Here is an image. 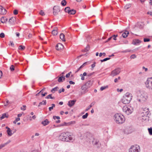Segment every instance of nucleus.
Returning <instances> with one entry per match:
<instances>
[{
  "instance_id": "nucleus-6",
  "label": "nucleus",
  "mask_w": 152,
  "mask_h": 152,
  "mask_svg": "<svg viewBox=\"0 0 152 152\" xmlns=\"http://www.w3.org/2000/svg\"><path fill=\"white\" fill-rule=\"evenodd\" d=\"M140 98H138L137 99V100L140 102L143 103L146 101L147 98V94L143 93L140 95Z\"/></svg>"
},
{
  "instance_id": "nucleus-25",
  "label": "nucleus",
  "mask_w": 152,
  "mask_h": 152,
  "mask_svg": "<svg viewBox=\"0 0 152 152\" xmlns=\"http://www.w3.org/2000/svg\"><path fill=\"white\" fill-rule=\"evenodd\" d=\"M95 103V102H94L91 103V104L88 106V107L86 109L85 111H88V110H89V109L92 106H93V105H94Z\"/></svg>"
},
{
  "instance_id": "nucleus-53",
  "label": "nucleus",
  "mask_w": 152,
  "mask_h": 152,
  "mask_svg": "<svg viewBox=\"0 0 152 152\" xmlns=\"http://www.w3.org/2000/svg\"><path fill=\"white\" fill-rule=\"evenodd\" d=\"M10 142H11L10 140H9L6 143H4V144H4V146H5L7 144H8L9 143H10Z\"/></svg>"
},
{
  "instance_id": "nucleus-8",
  "label": "nucleus",
  "mask_w": 152,
  "mask_h": 152,
  "mask_svg": "<svg viewBox=\"0 0 152 152\" xmlns=\"http://www.w3.org/2000/svg\"><path fill=\"white\" fill-rule=\"evenodd\" d=\"M81 89L83 91L80 92L79 94V96H82L83 94H85L88 91V89L89 88L87 87L85 85H84L81 87Z\"/></svg>"
},
{
  "instance_id": "nucleus-16",
  "label": "nucleus",
  "mask_w": 152,
  "mask_h": 152,
  "mask_svg": "<svg viewBox=\"0 0 152 152\" xmlns=\"http://www.w3.org/2000/svg\"><path fill=\"white\" fill-rule=\"evenodd\" d=\"M58 77V81L59 83L62 82L65 79V76L63 75L60 76V77Z\"/></svg>"
},
{
  "instance_id": "nucleus-62",
  "label": "nucleus",
  "mask_w": 152,
  "mask_h": 152,
  "mask_svg": "<svg viewBox=\"0 0 152 152\" xmlns=\"http://www.w3.org/2000/svg\"><path fill=\"white\" fill-rule=\"evenodd\" d=\"M53 108L52 106L50 107H49V108H48L49 110L50 111H51L53 109Z\"/></svg>"
},
{
  "instance_id": "nucleus-49",
  "label": "nucleus",
  "mask_w": 152,
  "mask_h": 152,
  "mask_svg": "<svg viewBox=\"0 0 152 152\" xmlns=\"http://www.w3.org/2000/svg\"><path fill=\"white\" fill-rule=\"evenodd\" d=\"M94 73H95L94 72H93L91 73H88L87 76L88 77H90V76H91L92 75H93L94 74Z\"/></svg>"
},
{
  "instance_id": "nucleus-39",
  "label": "nucleus",
  "mask_w": 152,
  "mask_h": 152,
  "mask_svg": "<svg viewBox=\"0 0 152 152\" xmlns=\"http://www.w3.org/2000/svg\"><path fill=\"white\" fill-rule=\"evenodd\" d=\"M88 113H86L85 115H84L82 116V118L83 119H86L87 118L88 115Z\"/></svg>"
},
{
  "instance_id": "nucleus-64",
  "label": "nucleus",
  "mask_w": 152,
  "mask_h": 152,
  "mask_svg": "<svg viewBox=\"0 0 152 152\" xmlns=\"http://www.w3.org/2000/svg\"><path fill=\"white\" fill-rule=\"evenodd\" d=\"M82 75H83V76H87V73L86 72H84L83 73V74Z\"/></svg>"
},
{
  "instance_id": "nucleus-44",
  "label": "nucleus",
  "mask_w": 152,
  "mask_h": 152,
  "mask_svg": "<svg viewBox=\"0 0 152 152\" xmlns=\"http://www.w3.org/2000/svg\"><path fill=\"white\" fill-rule=\"evenodd\" d=\"M18 11L17 10H15L13 11V14L15 15H17L18 14Z\"/></svg>"
},
{
  "instance_id": "nucleus-7",
  "label": "nucleus",
  "mask_w": 152,
  "mask_h": 152,
  "mask_svg": "<svg viewBox=\"0 0 152 152\" xmlns=\"http://www.w3.org/2000/svg\"><path fill=\"white\" fill-rule=\"evenodd\" d=\"M121 68H117L112 71L110 75L112 77H114L118 75L121 72Z\"/></svg>"
},
{
  "instance_id": "nucleus-60",
  "label": "nucleus",
  "mask_w": 152,
  "mask_h": 152,
  "mask_svg": "<svg viewBox=\"0 0 152 152\" xmlns=\"http://www.w3.org/2000/svg\"><path fill=\"white\" fill-rule=\"evenodd\" d=\"M117 91L118 92L120 91V92H121L123 91V89H119L118 88L117 89Z\"/></svg>"
},
{
  "instance_id": "nucleus-26",
  "label": "nucleus",
  "mask_w": 152,
  "mask_h": 152,
  "mask_svg": "<svg viewBox=\"0 0 152 152\" xmlns=\"http://www.w3.org/2000/svg\"><path fill=\"white\" fill-rule=\"evenodd\" d=\"M52 94H50L47 96L45 98L46 99H55V97H54L52 96Z\"/></svg>"
},
{
  "instance_id": "nucleus-17",
  "label": "nucleus",
  "mask_w": 152,
  "mask_h": 152,
  "mask_svg": "<svg viewBox=\"0 0 152 152\" xmlns=\"http://www.w3.org/2000/svg\"><path fill=\"white\" fill-rule=\"evenodd\" d=\"M16 20V18L15 17H12L10 19L9 22L10 24L13 25L14 24Z\"/></svg>"
},
{
  "instance_id": "nucleus-48",
  "label": "nucleus",
  "mask_w": 152,
  "mask_h": 152,
  "mask_svg": "<svg viewBox=\"0 0 152 152\" xmlns=\"http://www.w3.org/2000/svg\"><path fill=\"white\" fill-rule=\"evenodd\" d=\"M131 51V50H125L121 52L122 53H126V52H129Z\"/></svg>"
},
{
  "instance_id": "nucleus-21",
  "label": "nucleus",
  "mask_w": 152,
  "mask_h": 152,
  "mask_svg": "<svg viewBox=\"0 0 152 152\" xmlns=\"http://www.w3.org/2000/svg\"><path fill=\"white\" fill-rule=\"evenodd\" d=\"M7 19L5 17H2L0 19L1 21V23H5L7 21Z\"/></svg>"
},
{
  "instance_id": "nucleus-14",
  "label": "nucleus",
  "mask_w": 152,
  "mask_h": 152,
  "mask_svg": "<svg viewBox=\"0 0 152 152\" xmlns=\"http://www.w3.org/2000/svg\"><path fill=\"white\" fill-rule=\"evenodd\" d=\"M6 10L1 6H0V14L1 15H4L6 13Z\"/></svg>"
},
{
  "instance_id": "nucleus-40",
  "label": "nucleus",
  "mask_w": 152,
  "mask_h": 152,
  "mask_svg": "<svg viewBox=\"0 0 152 152\" xmlns=\"http://www.w3.org/2000/svg\"><path fill=\"white\" fill-rule=\"evenodd\" d=\"M148 129L149 134L150 135H152V128L151 127L148 128Z\"/></svg>"
},
{
  "instance_id": "nucleus-58",
  "label": "nucleus",
  "mask_w": 152,
  "mask_h": 152,
  "mask_svg": "<svg viewBox=\"0 0 152 152\" xmlns=\"http://www.w3.org/2000/svg\"><path fill=\"white\" fill-rule=\"evenodd\" d=\"M5 146L3 144H1L0 145V149H1L2 148Z\"/></svg>"
},
{
  "instance_id": "nucleus-30",
  "label": "nucleus",
  "mask_w": 152,
  "mask_h": 152,
  "mask_svg": "<svg viewBox=\"0 0 152 152\" xmlns=\"http://www.w3.org/2000/svg\"><path fill=\"white\" fill-rule=\"evenodd\" d=\"M5 117H8V115H7L6 113H4L2 114V116L0 118V120H2Z\"/></svg>"
},
{
  "instance_id": "nucleus-20",
  "label": "nucleus",
  "mask_w": 152,
  "mask_h": 152,
  "mask_svg": "<svg viewBox=\"0 0 152 152\" xmlns=\"http://www.w3.org/2000/svg\"><path fill=\"white\" fill-rule=\"evenodd\" d=\"M129 34V32L128 31H126L122 33V36L124 38H125L128 36Z\"/></svg>"
},
{
  "instance_id": "nucleus-59",
  "label": "nucleus",
  "mask_w": 152,
  "mask_h": 152,
  "mask_svg": "<svg viewBox=\"0 0 152 152\" xmlns=\"http://www.w3.org/2000/svg\"><path fill=\"white\" fill-rule=\"evenodd\" d=\"M47 94V92H45L44 94L43 93L42 94V97L45 96Z\"/></svg>"
},
{
  "instance_id": "nucleus-63",
  "label": "nucleus",
  "mask_w": 152,
  "mask_h": 152,
  "mask_svg": "<svg viewBox=\"0 0 152 152\" xmlns=\"http://www.w3.org/2000/svg\"><path fill=\"white\" fill-rule=\"evenodd\" d=\"M142 68L143 69H145V72L147 71L148 70V68H145L144 66H143Z\"/></svg>"
},
{
  "instance_id": "nucleus-42",
  "label": "nucleus",
  "mask_w": 152,
  "mask_h": 152,
  "mask_svg": "<svg viewBox=\"0 0 152 152\" xmlns=\"http://www.w3.org/2000/svg\"><path fill=\"white\" fill-rule=\"evenodd\" d=\"M10 69L12 71H14L15 70V66L13 65H12L10 67Z\"/></svg>"
},
{
  "instance_id": "nucleus-2",
  "label": "nucleus",
  "mask_w": 152,
  "mask_h": 152,
  "mask_svg": "<svg viewBox=\"0 0 152 152\" xmlns=\"http://www.w3.org/2000/svg\"><path fill=\"white\" fill-rule=\"evenodd\" d=\"M114 118L118 124H122L124 122L125 120L124 116L120 113L115 114L114 116Z\"/></svg>"
},
{
  "instance_id": "nucleus-54",
  "label": "nucleus",
  "mask_w": 152,
  "mask_h": 152,
  "mask_svg": "<svg viewBox=\"0 0 152 152\" xmlns=\"http://www.w3.org/2000/svg\"><path fill=\"white\" fill-rule=\"evenodd\" d=\"M80 76L81 77V79L82 80H84L85 77H84V76H83L82 74H80Z\"/></svg>"
},
{
  "instance_id": "nucleus-38",
  "label": "nucleus",
  "mask_w": 152,
  "mask_h": 152,
  "mask_svg": "<svg viewBox=\"0 0 152 152\" xmlns=\"http://www.w3.org/2000/svg\"><path fill=\"white\" fill-rule=\"evenodd\" d=\"M110 58H106L103 60H101L100 61L102 62L104 61H106L108 60H110Z\"/></svg>"
},
{
  "instance_id": "nucleus-3",
  "label": "nucleus",
  "mask_w": 152,
  "mask_h": 152,
  "mask_svg": "<svg viewBox=\"0 0 152 152\" xmlns=\"http://www.w3.org/2000/svg\"><path fill=\"white\" fill-rule=\"evenodd\" d=\"M149 115L150 114H149L148 109L146 108H144L141 114V116L142 117L141 119L142 121H148L149 120Z\"/></svg>"
},
{
  "instance_id": "nucleus-29",
  "label": "nucleus",
  "mask_w": 152,
  "mask_h": 152,
  "mask_svg": "<svg viewBox=\"0 0 152 152\" xmlns=\"http://www.w3.org/2000/svg\"><path fill=\"white\" fill-rule=\"evenodd\" d=\"M70 8L69 7H66L64 9L65 12L68 13L69 14L70 13Z\"/></svg>"
},
{
  "instance_id": "nucleus-34",
  "label": "nucleus",
  "mask_w": 152,
  "mask_h": 152,
  "mask_svg": "<svg viewBox=\"0 0 152 152\" xmlns=\"http://www.w3.org/2000/svg\"><path fill=\"white\" fill-rule=\"evenodd\" d=\"M66 2L65 0H63L62 1L61 4L63 6H65L66 5Z\"/></svg>"
},
{
  "instance_id": "nucleus-15",
  "label": "nucleus",
  "mask_w": 152,
  "mask_h": 152,
  "mask_svg": "<svg viewBox=\"0 0 152 152\" xmlns=\"http://www.w3.org/2000/svg\"><path fill=\"white\" fill-rule=\"evenodd\" d=\"M63 45L61 44L60 43L58 44L56 46V49L58 50H59L63 49Z\"/></svg>"
},
{
  "instance_id": "nucleus-55",
  "label": "nucleus",
  "mask_w": 152,
  "mask_h": 152,
  "mask_svg": "<svg viewBox=\"0 0 152 152\" xmlns=\"http://www.w3.org/2000/svg\"><path fill=\"white\" fill-rule=\"evenodd\" d=\"M87 53H86V54H84L81 55H80V56H78L77 57L78 58H79L80 57H81V56H87Z\"/></svg>"
},
{
  "instance_id": "nucleus-10",
  "label": "nucleus",
  "mask_w": 152,
  "mask_h": 152,
  "mask_svg": "<svg viewBox=\"0 0 152 152\" xmlns=\"http://www.w3.org/2000/svg\"><path fill=\"white\" fill-rule=\"evenodd\" d=\"M53 14L55 15H57L60 11V7L58 6H54L53 8Z\"/></svg>"
},
{
  "instance_id": "nucleus-4",
  "label": "nucleus",
  "mask_w": 152,
  "mask_h": 152,
  "mask_svg": "<svg viewBox=\"0 0 152 152\" xmlns=\"http://www.w3.org/2000/svg\"><path fill=\"white\" fill-rule=\"evenodd\" d=\"M132 97V96L131 93L129 92H127L123 96L122 101L125 104H128L131 101Z\"/></svg>"
},
{
  "instance_id": "nucleus-9",
  "label": "nucleus",
  "mask_w": 152,
  "mask_h": 152,
  "mask_svg": "<svg viewBox=\"0 0 152 152\" xmlns=\"http://www.w3.org/2000/svg\"><path fill=\"white\" fill-rule=\"evenodd\" d=\"M123 112H125L127 115L131 114L133 111L132 110H130L126 106H124L123 108Z\"/></svg>"
},
{
  "instance_id": "nucleus-46",
  "label": "nucleus",
  "mask_w": 152,
  "mask_h": 152,
  "mask_svg": "<svg viewBox=\"0 0 152 152\" xmlns=\"http://www.w3.org/2000/svg\"><path fill=\"white\" fill-rule=\"evenodd\" d=\"M5 37V34L3 33H1L0 34V37L1 38H4Z\"/></svg>"
},
{
  "instance_id": "nucleus-45",
  "label": "nucleus",
  "mask_w": 152,
  "mask_h": 152,
  "mask_svg": "<svg viewBox=\"0 0 152 152\" xmlns=\"http://www.w3.org/2000/svg\"><path fill=\"white\" fill-rule=\"evenodd\" d=\"M130 58L131 59H134L136 58V56L135 54H133L130 56Z\"/></svg>"
},
{
  "instance_id": "nucleus-52",
  "label": "nucleus",
  "mask_w": 152,
  "mask_h": 152,
  "mask_svg": "<svg viewBox=\"0 0 152 152\" xmlns=\"http://www.w3.org/2000/svg\"><path fill=\"white\" fill-rule=\"evenodd\" d=\"M95 64H96V62H94V63L91 65V66L92 68V69H93V68H94L95 66Z\"/></svg>"
},
{
  "instance_id": "nucleus-27",
  "label": "nucleus",
  "mask_w": 152,
  "mask_h": 152,
  "mask_svg": "<svg viewBox=\"0 0 152 152\" xmlns=\"http://www.w3.org/2000/svg\"><path fill=\"white\" fill-rule=\"evenodd\" d=\"M89 46L88 45L86 48L82 50V51L83 52H87L89 50Z\"/></svg>"
},
{
  "instance_id": "nucleus-51",
  "label": "nucleus",
  "mask_w": 152,
  "mask_h": 152,
  "mask_svg": "<svg viewBox=\"0 0 152 152\" xmlns=\"http://www.w3.org/2000/svg\"><path fill=\"white\" fill-rule=\"evenodd\" d=\"M118 36V35H113L112 37H113V39L114 40H116V37Z\"/></svg>"
},
{
  "instance_id": "nucleus-50",
  "label": "nucleus",
  "mask_w": 152,
  "mask_h": 152,
  "mask_svg": "<svg viewBox=\"0 0 152 152\" xmlns=\"http://www.w3.org/2000/svg\"><path fill=\"white\" fill-rule=\"evenodd\" d=\"M26 107V105H23V107H21V109L23 110H26L25 108Z\"/></svg>"
},
{
  "instance_id": "nucleus-5",
  "label": "nucleus",
  "mask_w": 152,
  "mask_h": 152,
  "mask_svg": "<svg viewBox=\"0 0 152 152\" xmlns=\"http://www.w3.org/2000/svg\"><path fill=\"white\" fill-rule=\"evenodd\" d=\"M140 147L139 145H136L132 146L129 149V152H140Z\"/></svg>"
},
{
  "instance_id": "nucleus-13",
  "label": "nucleus",
  "mask_w": 152,
  "mask_h": 152,
  "mask_svg": "<svg viewBox=\"0 0 152 152\" xmlns=\"http://www.w3.org/2000/svg\"><path fill=\"white\" fill-rule=\"evenodd\" d=\"M76 101V99L70 100L68 102V105L69 107H71L75 104Z\"/></svg>"
},
{
  "instance_id": "nucleus-23",
  "label": "nucleus",
  "mask_w": 152,
  "mask_h": 152,
  "mask_svg": "<svg viewBox=\"0 0 152 152\" xmlns=\"http://www.w3.org/2000/svg\"><path fill=\"white\" fill-rule=\"evenodd\" d=\"M141 41L138 39H135L133 41V44L135 45H137V44L141 43Z\"/></svg>"
},
{
  "instance_id": "nucleus-28",
  "label": "nucleus",
  "mask_w": 152,
  "mask_h": 152,
  "mask_svg": "<svg viewBox=\"0 0 152 152\" xmlns=\"http://www.w3.org/2000/svg\"><path fill=\"white\" fill-rule=\"evenodd\" d=\"M7 132L9 136H11L13 134L12 133V130L10 129L7 130Z\"/></svg>"
},
{
  "instance_id": "nucleus-1",
  "label": "nucleus",
  "mask_w": 152,
  "mask_h": 152,
  "mask_svg": "<svg viewBox=\"0 0 152 152\" xmlns=\"http://www.w3.org/2000/svg\"><path fill=\"white\" fill-rule=\"evenodd\" d=\"M71 136L70 133L69 132H63L60 134L59 138L62 141L69 142L72 140V138Z\"/></svg>"
},
{
  "instance_id": "nucleus-36",
  "label": "nucleus",
  "mask_w": 152,
  "mask_h": 152,
  "mask_svg": "<svg viewBox=\"0 0 152 152\" xmlns=\"http://www.w3.org/2000/svg\"><path fill=\"white\" fill-rule=\"evenodd\" d=\"M25 48V47L24 46L21 45L19 46V49L21 50H24Z\"/></svg>"
},
{
  "instance_id": "nucleus-19",
  "label": "nucleus",
  "mask_w": 152,
  "mask_h": 152,
  "mask_svg": "<svg viewBox=\"0 0 152 152\" xmlns=\"http://www.w3.org/2000/svg\"><path fill=\"white\" fill-rule=\"evenodd\" d=\"M50 123V121H48V119H45L44 121H43L42 122L41 124H42L44 126H45Z\"/></svg>"
},
{
  "instance_id": "nucleus-33",
  "label": "nucleus",
  "mask_w": 152,
  "mask_h": 152,
  "mask_svg": "<svg viewBox=\"0 0 152 152\" xmlns=\"http://www.w3.org/2000/svg\"><path fill=\"white\" fill-rule=\"evenodd\" d=\"M131 7V4H127L126 5H125L124 7V9L126 10H127L130 7Z\"/></svg>"
},
{
  "instance_id": "nucleus-18",
  "label": "nucleus",
  "mask_w": 152,
  "mask_h": 152,
  "mask_svg": "<svg viewBox=\"0 0 152 152\" xmlns=\"http://www.w3.org/2000/svg\"><path fill=\"white\" fill-rule=\"evenodd\" d=\"M93 83V81L91 80L88 81L84 85L86 86L89 88L92 85Z\"/></svg>"
},
{
  "instance_id": "nucleus-37",
  "label": "nucleus",
  "mask_w": 152,
  "mask_h": 152,
  "mask_svg": "<svg viewBox=\"0 0 152 152\" xmlns=\"http://www.w3.org/2000/svg\"><path fill=\"white\" fill-rule=\"evenodd\" d=\"M75 124V121H72L69 122L68 123V126L72 124Z\"/></svg>"
},
{
  "instance_id": "nucleus-47",
  "label": "nucleus",
  "mask_w": 152,
  "mask_h": 152,
  "mask_svg": "<svg viewBox=\"0 0 152 152\" xmlns=\"http://www.w3.org/2000/svg\"><path fill=\"white\" fill-rule=\"evenodd\" d=\"M39 14L42 15H45V13L44 12V11L42 10H41L39 12Z\"/></svg>"
},
{
  "instance_id": "nucleus-22",
  "label": "nucleus",
  "mask_w": 152,
  "mask_h": 152,
  "mask_svg": "<svg viewBox=\"0 0 152 152\" xmlns=\"http://www.w3.org/2000/svg\"><path fill=\"white\" fill-rule=\"evenodd\" d=\"M58 28H57L56 27L55 28V29L53 30L52 32V33L53 35H57L58 34V32L57 31V30Z\"/></svg>"
},
{
  "instance_id": "nucleus-43",
  "label": "nucleus",
  "mask_w": 152,
  "mask_h": 152,
  "mask_svg": "<svg viewBox=\"0 0 152 152\" xmlns=\"http://www.w3.org/2000/svg\"><path fill=\"white\" fill-rule=\"evenodd\" d=\"M150 39L148 38H144L143 39L144 42H148L150 41Z\"/></svg>"
},
{
  "instance_id": "nucleus-24",
  "label": "nucleus",
  "mask_w": 152,
  "mask_h": 152,
  "mask_svg": "<svg viewBox=\"0 0 152 152\" xmlns=\"http://www.w3.org/2000/svg\"><path fill=\"white\" fill-rule=\"evenodd\" d=\"M60 38L61 40H62L63 42L65 41L66 40L64 38H65V35H64V34H63V33L61 34H60Z\"/></svg>"
},
{
  "instance_id": "nucleus-41",
  "label": "nucleus",
  "mask_w": 152,
  "mask_h": 152,
  "mask_svg": "<svg viewBox=\"0 0 152 152\" xmlns=\"http://www.w3.org/2000/svg\"><path fill=\"white\" fill-rule=\"evenodd\" d=\"M107 87H108L107 86H102L100 88V90L101 91H103L104 89L107 88Z\"/></svg>"
},
{
  "instance_id": "nucleus-61",
  "label": "nucleus",
  "mask_w": 152,
  "mask_h": 152,
  "mask_svg": "<svg viewBox=\"0 0 152 152\" xmlns=\"http://www.w3.org/2000/svg\"><path fill=\"white\" fill-rule=\"evenodd\" d=\"M70 76V75L68 73L66 75L65 77L66 78H68Z\"/></svg>"
},
{
  "instance_id": "nucleus-57",
  "label": "nucleus",
  "mask_w": 152,
  "mask_h": 152,
  "mask_svg": "<svg viewBox=\"0 0 152 152\" xmlns=\"http://www.w3.org/2000/svg\"><path fill=\"white\" fill-rule=\"evenodd\" d=\"M112 38V37H109V38H108V39H107V40L105 42H108V41H109Z\"/></svg>"
},
{
  "instance_id": "nucleus-32",
  "label": "nucleus",
  "mask_w": 152,
  "mask_h": 152,
  "mask_svg": "<svg viewBox=\"0 0 152 152\" xmlns=\"http://www.w3.org/2000/svg\"><path fill=\"white\" fill-rule=\"evenodd\" d=\"M68 126V123L64 122L62 124H61L59 125L58 126Z\"/></svg>"
},
{
  "instance_id": "nucleus-56",
  "label": "nucleus",
  "mask_w": 152,
  "mask_h": 152,
  "mask_svg": "<svg viewBox=\"0 0 152 152\" xmlns=\"http://www.w3.org/2000/svg\"><path fill=\"white\" fill-rule=\"evenodd\" d=\"M69 83L70 84H73L74 85L75 84V83L74 82L72 81H69Z\"/></svg>"
},
{
  "instance_id": "nucleus-11",
  "label": "nucleus",
  "mask_w": 152,
  "mask_h": 152,
  "mask_svg": "<svg viewBox=\"0 0 152 152\" xmlns=\"http://www.w3.org/2000/svg\"><path fill=\"white\" fill-rule=\"evenodd\" d=\"M152 78V77L148 78L145 83L146 87L148 88H151V89H152V88H151V86L150 83L151 82V79Z\"/></svg>"
},
{
  "instance_id": "nucleus-31",
  "label": "nucleus",
  "mask_w": 152,
  "mask_h": 152,
  "mask_svg": "<svg viewBox=\"0 0 152 152\" xmlns=\"http://www.w3.org/2000/svg\"><path fill=\"white\" fill-rule=\"evenodd\" d=\"M76 11L74 9H71L70 10V13H69V14L70 15H74L76 13Z\"/></svg>"
},
{
  "instance_id": "nucleus-35",
  "label": "nucleus",
  "mask_w": 152,
  "mask_h": 152,
  "mask_svg": "<svg viewBox=\"0 0 152 152\" xmlns=\"http://www.w3.org/2000/svg\"><path fill=\"white\" fill-rule=\"evenodd\" d=\"M58 87H56L55 88H52L51 90V91L53 93H54L55 91H57L58 89Z\"/></svg>"
},
{
  "instance_id": "nucleus-12",
  "label": "nucleus",
  "mask_w": 152,
  "mask_h": 152,
  "mask_svg": "<svg viewBox=\"0 0 152 152\" xmlns=\"http://www.w3.org/2000/svg\"><path fill=\"white\" fill-rule=\"evenodd\" d=\"M92 143L94 145H96L98 148H99L100 147L101 145L97 140L94 139L92 141Z\"/></svg>"
}]
</instances>
